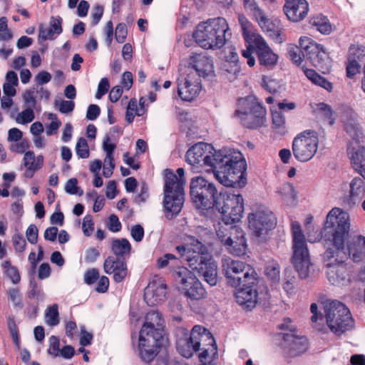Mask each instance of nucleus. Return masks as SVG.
Returning a JSON list of instances; mask_svg holds the SVG:
<instances>
[{"label":"nucleus","mask_w":365,"mask_h":365,"mask_svg":"<svg viewBox=\"0 0 365 365\" xmlns=\"http://www.w3.org/2000/svg\"><path fill=\"white\" fill-rule=\"evenodd\" d=\"M212 239L209 230L199 227L194 235H186L185 245L177 246L176 250L192 270L210 286H215L217 282V265L210 251Z\"/></svg>","instance_id":"obj_1"},{"label":"nucleus","mask_w":365,"mask_h":365,"mask_svg":"<svg viewBox=\"0 0 365 365\" xmlns=\"http://www.w3.org/2000/svg\"><path fill=\"white\" fill-rule=\"evenodd\" d=\"M212 170L220 184L238 188L247 184V163L240 151L227 148L218 150Z\"/></svg>","instance_id":"obj_2"},{"label":"nucleus","mask_w":365,"mask_h":365,"mask_svg":"<svg viewBox=\"0 0 365 365\" xmlns=\"http://www.w3.org/2000/svg\"><path fill=\"white\" fill-rule=\"evenodd\" d=\"M164 319L157 311L149 312L139 333L138 348L141 359L146 363L154 359L158 349L168 342Z\"/></svg>","instance_id":"obj_3"},{"label":"nucleus","mask_w":365,"mask_h":365,"mask_svg":"<svg viewBox=\"0 0 365 365\" xmlns=\"http://www.w3.org/2000/svg\"><path fill=\"white\" fill-rule=\"evenodd\" d=\"M229 26L225 19H210L197 26L193 34L196 43L205 49H219L226 42Z\"/></svg>","instance_id":"obj_4"},{"label":"nucleus","mask_w":365,"mask_h":365,"mask_svg":"<svg viewBox=\"0 0 365 365\" xmlns=\"http://www.w3.org/2000/svg\"><path fill=\"white\" fill-rule=\"evenodd\" d=\"M176 347L178 352L185 358H190L194 353L200 349L202 344L209 341L208 345L212 346V351L217 352V346L212 334L205 328L195 325L190 333L184 328H179L176 332Z\"/></svg>","instance_id":"obj_5"},{"label":"nucleus","mask_w":365,"mask_h":365,"mask_svg":"<svg viewBox=\"0 0 365 365\" xmlns=\"http://www.w3.org/2000/svg\"><path fill=\"white\" fill-rule=\"evenodd\" d=\"M177 174L178 175L171 171L166 174L163 204L168 212L166 217L168 219L178 215L184 202V169L178 168Z\"/></svg>","instance_id":"obj_6"},{"label":"nucleus","mask_w":365,"mask_h":365,"mask_svg":"<svg viewBox=\"0 0 365 365\" xmlns=\"http://www.w3.org/2000/svg\"><path fill=\"white\" fill-rule=\"evenodd\" d=\"M324 227L331 232V238L327 241L326 247L345 249L350 229L349 213L339 207L332 208L327 214Z\"/></svg>","instance_id":"obj_7"},{"label":"nucleus","mask_w":365,"mask_h":365,"mask_svg":"<svg viewBox=\"0 0 365 365\" xmlns=\"http://www.w3.org/2000/svg\"><path fill=\"white\" fill-rule=\"evenodd\" d=\"M347 257L345 249L327 248L324 262L329 282L336 286H346L351 282L350 274L344 260Z\"/></svg>","instance_id":"obj_8"},{"label":"nucleus","mask_w":365,"mask_h":365,"mask_svg":"<svg viewBox=\"0 0 365 365\" xmlns=\"http://www.w3.org/2000/svg\"><path fill=\"white\" fill-rule=\"evenodd\" d=\"M292 263L302 279H307L310 272V257L304 235L298 222H292Z\"/></svg>","instance_id":"obj_9"},{"label":"nucleus","mask_w":365,"mask_h":365,"mask_svg":"<svg viewBox=\"0 0 365 365\" xmlns=\"http://www.w3.org/2000/svg\"><path fill=\"white\" fill-rule=\"evenodd\" d=\"M326 323L330 331L341 335L354 327V320L349 309L338 301L327 302L324 304Z\"/></svg>","instance_id":"obj_10"},{"label":"nucleus","mask_w":365,"mask_h":365,"mask_svg":"<svg viewBox=\"0 0 365 365\" xmlns=\"http://www.w3.org/2000/svg\"><path fill=\"white\" fill-rule=\"evenodd\" d=\"M213 207L222 214V221L226 225H230L239 222L242 218L244 212V200L239 193L221 190Z\"/></svg>","instance_id":"obj_11"},{"label":"nucleus","mask_w":365,"mask_h":365,"mask_svg":"<svg viewBox=\"0 0 365 365\" xmlns=\"http://www.w3.org/2000/svg\"><path fill=\"white\" fill-rule=\"evenodd\" d=\"M235 224L226 225L221 217L215 230L217 237L229 252L240 256L245 252L247 245L243 230Z\"/></svg>","instance_id":"obj_12"},{"label":"nucleus","mask_w":365,"mask_h":365,"mask_svg":"<svg viewBox=\"0 0 365 365\" xmlns=\"http://www.w3.org/2000/svg\"><path fill=\"white\" fill-rule=\"evenodd\" d=\"M215 185L201 176H197L191 180L190 193L195 204L198 207L210 208L213 207L219 196Z\"/></svg>","instance_id":"obj_13"},{"label":"nucleus","mask_w":365,"mask_h":365,"mask_svg":"<svg viewBox=\"0 0 365 365\" xmlns=\"http://www.w3.org/2000/svg\"><path fill=\"white\" fill-rule=\"evenodd\" d=\"M319 146L317 133L310 130L298 134L292 141V153L299 162L305 163L312 160L316 155Z\"/></svg>","instance_id":"obj_14"},{"label":"nucleus","mask_w":365,"mask_h":365,"mask_svg":"<svg viewBox=\"0 0 365 365\" xmlns=\"http://www.w3.org/2000/svg\"><path fill=\"white\" fill-rule=\"evenodd\" d=\"M176 281L182 285L185 295L190 300L206 297L207 292L198 278L187 268L181 267L173 272Z\"/></svg>","instance_id":"obj_15"},{"label":"nucleus","mask_w":365,"mask_h":365,"mask_svg":"<svg viewBox=\"0 0 365 365\" xmlns=\"http://www.w3.org/2000/svg\"><path fill=\"white\" fill-rule=\"evenodd\" d=\"M277 225V218L274 213L264 205H256L252 212V236L259 242L266 240L268 232Z\"/></svg>","instance_id":"obj_16"},{"label":"nucleus","mask_w":365,"mask_h":365,"mask_svg":"<svg viewBox=\"0 0 365 365\" xmlns=\"http://www.w3.org/2000/svg\"><path fill=\"white\" fill-rule=\"evenodd\" d=\"M217 150L211 144L198 143L192 145L186 153V162L192 165H205L212 169Z\"/></svg>","instance_id":"obj_17"},{"label":"nucleus","mask_w":365,"mask_h":365,"mask_svg":"<svg viewBox=\"0 0 365 365\" xmlns=\"http://www.w3.org/2000/svg\"><path fill=\"white\" fill-rule=\"evenodd\" d=\"M252 52L256 53L259 64L268 69L273 68L277 63L278 55L273 52L265 40L259 34L253 32Z\"/></svg>","instance_id":"obj_18"},{"label":"nucleus","mask_w":365,"mask_h":365,"mask_svg":"<svg viewBox=\"0 0 365 365\" xmlns=\"http://www.w3.org/2000/svg\"><path fill=\"white\" fill-rule=\"evenodd\" d=\"M222 272L232 287H237L243 280L244 273L250 272V269L245 263L234 260L230 257H223L222 259Z\"/></svg>","instance_id":"obj_19"},{"label":"nucleus","mask_w":365,"mask_h":365,"mask_svg":"<svg viewBox=\"0 0 365 365\" xmlns=\"http://www.w3.org/2000/svg\"><path fill=\"white\" fill-rule=\"evenodd\" d=\"M299 46L314 66L323 68L325 61L328 58L327 52L322 45L315 43L309 37L302 36L299 38Z\"/></svg>","instance_id":"obj_20"},{"label":"nucleus","mask_w":365,"mask_h":365,"mask_svg":"<svg viewBox=\"0 0 365 365\" xmlns=\"http://www.w3.org/2000/svg\"><path fill=\"white\" fill-rule=\"evenodd\" d=\"M252 17L262 31L267 33L274 41L278 43L283 41L281 29L276 26L267 14L255 4H252Z\"/></svg>","instance_id":"obj_21"},{"label":"nucleus","mask_w":365,"mask_h":365,"mask_svg":"<svg viewBox=\"0 0 365 365\" xmlns=\"http://www.w3.org/2000/svg\"><path fill=\"white\" fill-rule=\"evenodd\" d=\"M201 90L198 78H195L194 71H191L187 76L181 75L178 79V93L183 101H190L193 100Z\"/></svg>","instance_id":"obj_22"},{"label":"nucleus","mask_w":365,"mask_h":365,"mask_svg":"<svg viewBox=\"0 0 365 365\" xmlns=\"http://www.w3.org/2000/svg\"><path fill=\"white\" fill-rule=\"evenodd\" d=\"M347 153L354 170L365 179V146L352 140L348 145Z\"/></svg>","instance_id":"obj_23"},{"label":"nucleus","mask_w":365,"mask_h":365,"mask_svg":"<svg viewBox=\"0 0 365 365\" xmlns=\"http://www.w3.org/2000/svg\"><path fill=\"white\" fill-rule=\"evenodd\" d=\"M309 10L307 0H285L283 11L287 18L294 22L302 21Z\"/></svg>","instance_id":"obj_24"},{"label":"nucleus","mask_w":365,"mask_h":365,"mask_svg":"<svg viewBox=\"0 0 365 365\" xmlns=\"http://www.w3.org/2000/svg\"><path fill=\"white\" fill-rule=\"evenodd\" d=\"M103 269L106 274H113V279L115 282H121L128 274L127 265L124 258L108 257L103 264Z\"/></svg>","instance_id":"obj_25"},{"label":"nucleus","mask_w":365,"mask_h":365,"mask_svg":"<svg viewBox=\"0 0 365 365\" xmlns=\"http://www.w3.org/2000/svg\"><path fill=\"white\" fill-rule=\"evenodd\" d=\"M284 349L289 356H297L306 352L308 349V341L305 337L287 334L284 336Z\"/></svg>","instance_id":"obj_26"},{"label":"nucleus","mask_w":365,"mask_h":365,"mask_svg":"<svg viewBox=\"0 0 365 365\" xmlns=\"http://www.w3.org/2000/svg\"><path fill=\"white\" fill-rule=\"evenodd\" d=\"M167 286L162 282H150L145 289L144 299L148 305L153 307L165 299Z\"/></svg>","instance_id":"obj_27"},{"label":"nucleus","mask_w":365,"mask_h":365,"mask_svg":"<svg viewBox=\"0 0 365 365\" xmlns=\"http://www.w3.org/2000/svg\"><path fill=\"white\" fill-rule=\"evenodd\" d=\"M235 297L237 302L243 309L250 311L251 304V276L248 271L244 273L243 280L236 287Z\"/></svg>","instance_id":"obj_28"},{"label":"nucleus","mask_w":365,"mask_h":365,"mask_svg":"<svg viewBox=\"0 0 365 365\" xmlns=\"http://www.w3.org/2000/svg\"><path fill=\"white\" fill-rule=\"evenodd\" d=\"M252 273V302L255 304L266 306L270 299V295L264 280L255 277Z\"/></svg>","instance_id":"obj_29"},{"label":"nucleus","mask_w":365,"mask_h":365,"mask_svg":"<svg viewBox=\"0 0 365 365\" xmlns=\"http://www.w3.org/2000/svg\"><path fill=\"white\" fill-rule=\"evenodd\" d=\"M235 118L245 128H251V101L249 96L238 100Z\"/></svg>","instance_id":"obj_30"},{"label":"nucleus","mask_w":365,"mask_h":365,"mask_svg":"<svg viewBox=\"0 0 365 365\" xmlns=\"http://www.w3.org/2000/svg\"><path fill=\"white\" fill-rule=\"evenodd\" d=\"M195 73L199 76L206 77L213 73V62L208 56L199 53L192 56Z\"/></svg>","instance_id":"obj_31"},{"label":"nucleus","mask_w":365,"mask_h":365,"mask_svg":"<svg viewBox=\"0 0 365 365\" xmlns=\"http://www.w3.org/2000/svg\"><path fill=\"white\" fill-rule=\"evenodd\" d=\"M61 24L62 19L60 16H51L49 22L50 28H46L44 25L40 24L38 38L43 41L53 40L54 34L59 35L62 33Z\"/></svg>","instance_id":"obj_32"},{"label":"nucleus","mask_w":365,"mask_h":365,"mask_svg":"<svg viewBox=\"0 0 365 365\" xmlns=\"http://www.w3.org/2000/svg\"><path fill=\"white\" fill-rule=\"evenodd\" d=\"M238 21L246 43V49L242 51V54L247 59V63L251 67V36L250 34L251 24L244 14H239Z\"/></svg>","instance_id":"obj_33"},{"label":"nucleus","mask_w":365,"mask_h":365,"mask_svg":"<svg viewBox=\"0 0 365 365\" xmlns=\"http://www.w3.org/2000/svg\"><path fill=\"white\" fill-rule=\"evenodd\" d=\"M267 124V110L258 102L252 101V129H257Z\"/></svg>","instance_id":"obj_34"},{"label":"nucleus","mask_w":365,"mask_h":365,"mask_svg":"<svg viewBox=\"0 0 365 365\" xmlns=\"http://www.w3.org/2000/svg\"><path fill=\"white\" fill-rule=\"evenodd\" d=\"M303 71L307 78L311 81L314 84L319 86L327 91H331L333 85L331 82L327 81L325 78L318 74L314 70L302 68Z\"/></svg>","instance_id":"obj_35"},{"label":"nucleus","mask_w":365,"mask_h":365,"mask_svg":"<svg viewBox=\"0 0 365 365\" xmlns=\"http://www.w3.org/2000/svg\"><path fill=\"white\" fill-rule=\"evenodd\" d=\"M131 245L127 239H115L111 243V250L115 255V257L123 258V256L129 254Z\"/></svg>","instance_id":"obj_36"},{"label":"nucleus","mask_w":365,"mask_h":365,"mask_svg":"<svg viewBox=\"0 0 365 365\" xmlns=\"http://www.w3.org/2000/svg\"><path fill=\"white\" fill-rule=\"evenodd\" d=\"M264 274L273 283H277L280 279V268L278 262L269 259L264 264Z\"/></svg>","instance_id":"obj_37"},{"label":"nucleus","mask_w":365,"mask_h":365,"mask_svg":"<svg viewBox=\"0 0 365 365\" xmlns=\"http://www.w3.org/2000/svg\"><path fill=\"white\" fill-rule=\"evenodd\" d=\"M365 194V182L360 178H354L349 184V196L352 200L363 197Z\"/></svg>","instance_id":"obj_38"},{"label":"nucleus","mask_w":365,"mask_h":365,"mask_svg":"<svg viewBox=\"0 0 365 365\" xmlns=\"http://www.w3.org/2000/svg\"><path fill=\"white\" fill-rule=\"evenodd\" d=\"M310 23L322 34H328L331 31V25L329 19L322 14L314 16L311 19Z\"/></svg>","instance_id":"obj_39"},{"label":"nucleus","mask_w":365,"mask_h":365,"mask_svg":"<svg viewBox=\"0 0 365 365\" xmlns=\"http://www.w3.org/2000/svg\"><path fill=\"white\" fill-rule=\"evenodd\" d=\"M45 322L51 327H55L59 324V313L57 304H54L46 309Z\"/></svg>","instance_id":"obj_40"},{"label":"nucleus","mask_w":365,"mask_h":365,"mask_svg":"<svg viewBox=\"0 0 365 365\" xmlns=\"http://www.w3.org/2000/svg\"><path fill=\"white\" fill-rule=\"evenodd\" d=\"M301 46L298 47L295 45H289L287 48L288 56L291 61L297 66L301 65L302 63L303 57L306 56L302 54Z\"/></svg>","instance_id":"obj_41"},{"label":"nucleus","mask_w":365,"mask_h":365,"mask_svg":"<svg viewBox=\"0 0 365 365\" xmlns=\"http://www.w3.org/2000/svg\"><path fill=\"white\" fill-rule=\"evenodd\" d=\"M315 110L323 115L327 120L330 125H332L334 122V118H333V110L331 107L324 103H319L316 105Z\"/></svg>","instance_id":"obj_42"},{"label":"nucleus","mask_w":365,"mask_h":365,"mask_svg":"<svg viewBox=\"0 0 365 365\" xmlns=\"http://www.w3.org/2000/svg\"><path fill=\"white\" fill-rule=\"evenodd\" d=\"M348 57L356 59V61H363L365 60V48L352 45L350 46L348 53Z\"/></svg>","instance_id":"obj_43"},{"label":"nucleus","mask_w":365,"mask_h":365,"mask_svg":"<svg viewBox=\"0 0 365 365\" xmlns=\"http://www.w3.org/2000/svg\"><path fill=\"white\" fill-rule=\"evenodd\" d=\"M76 152L77 155L81 158H88L89 157L88 145L86 140L80 138L76 145Z\"/></svg>","instance_id":"obj_44"},{"label":"nucleus","mask_w":365,"mask_h":365,"mask_svg":"<svg viewBox=\"0 0 365 365\" xmlns=\"http://www.w3.org/2000/svg\"><path fill=\"white\" fill-rule=\"evenodd\" d=\"M35 118L34 110L31 108H27L23 110L16 118V121L20 124L31 123Z\"/></svg>","instance_id":"obj_45"},{"label":"nucleus","mask_w":365,"mask_h":365,"mask_svg":"<svg viewBox=\"0 0 365 365\" xmlns=\"http://www.w3.org/2000/svg\"><path fill=\"white\" fill-rule=\"evenodd\" d=\"M285 282L283 284L284 290L288 294H293L295 289V277L292 275L291 270L285 271Z\"/></svg>","instance_id":"obj_46"},{"label":"nucleus","mask_w":365,"mask_h":365,"mask_svg":"<svg viewBox=\"0 0 365 365\" xmlns=\"http://www.w3.org/2000/svg\"><path fill=\"white\" fill-rule=\"evenodd\" d=\"M285 118L281 111H272V125L276 129H282L284 131Z\"/></svg>","instance_id":"obj_47"},{"label":"nucleus","mask_w":365,"mask_h":365,"mask_svg":"<svg viewBox=\"0 0 365 365\" xmlns=\"http://www.w3.org/2000/svg\"><path fill=\"white\" fill-rule=\"evenodd\" d=\"M78 180L76 178H71L69 179L65 185V190L67 193L71 195H76L78 194V195H82L83 192L82 190H80V188L77 185Z\"/></svg>","instance_id":"obj_48"},{"label":"nucleus","mask_w":365,"mask_h":365,"mask_svg":"<svg viewBox=\"0 0 365 365\" xmlns=\"http://www.w3.org/2000/svg\"><path fill=\"white\" fill-rule=\"evenodd\" d=\"M346 64V76L349 78H352L359 71L360 66L356 61V59L347 58Z\"/></svg>","instance_id":"obj_49"},{"label":"nucleus","mask_w":365,"mask_h":365,"mask_svg":"<svg viewBox=\"0 0 365 365\" xmlns=\"http://www.w3.org/2000/svg\"><path fill=\"white\" fill-rule=\"evenodd\" d=\"M282 200H286L292 199L294 197V191L293 187L289 184H284L281 185L277 190Z\"/></svg>","instance_id":"obj_50"},{"label":"nucleus","mask_w":365,"mask_h":365,"mask_svg":"<svg viewBox=\"0 0 365 365\" xmlns=\"http://www.w3.org/2000/svg\"><path fill=\"white\" fill-rule=\"evenodd\" d=\"M12 242L16 252H23L25 250L26 242L22 235H14L12 237Z\"/></svg>","instance_id":"obj_51"},{"label":"nucleus","mask_w":365,"mask_h":365,"mask_svg":"<svg viewBox=\"0 0 365 365\" xmlns=\"http://www.w3.org/2000/svg\"><path fill=\"white\" fill-rule=\"evenodd\" d=\"M94 223L93 222L92 216L90 215H86L83 220L82 224L83 234L86 236L89 237L92 235Z\"/></svg>","instance_id":"obj_52"},{"label":"nucleus","mask_w":365,"mask_h":365,"mask_svg":"<svg viewBox=\"0 0 365 365\" xmlns=\"http://www.w3.org/2000/svg\"><path fill=\"white\" fill-rule=\"evenodd\" d=\"M9 299L13 303L14 307L17 309H22L24 307V304L21 300V295L19 292L16 289H11L9 291Z\"/></svg>","instance_id":"obj_53"},{"label":"nucleus","mask_w":365,"mask_h":365,"mask_svg":"<svg viewBox=\"0 0 365 365\" xmlns=\"http://www.w3.org/2000/svg\"><path fill=\"white\" fill-rule=\"evenodd\" d=\"M38 231L37 227L34 224L30 225L26 231V237L27 240L31 244H36L38 242Z\"/></svg>","instance_id":"obj_54"},{"label":"nucleus","mask_w":365,"mask_h":365,"mask_svg":"<svg viewBox=\"0 0 365 365\" xmlns=\"http://www.w3.org/2000/svg\"><path fill=\"white\" fill-rule=\"evenodd\" d=\"M8 329L11 334V336L12 337L14 342L15 343L16 346L19 348L20 341H19V338L18 328H17V326H16L14 320H13L11 318H9L8 320Z\"/></svg>","instance_id":"obj_55"},{"label":"nucleus","mask_w":365,"mask_h":365,"mask_svg":"<svg viewBox=\"0 0 365 365\" xmlns=\"http://www.w3.org/2000/svg\"><path fill=\"white\" fill-rule=\"evenodd\" d=\"M260 86L270 93L276 91L277 83L274 79L267 76H262Z\"/></svg>","instance_id":"obj_56"},{"label":"nucleus","mask_w":365,"mask_h":365,"mask_svg":"<svg viewBox=\"0 0 365 365\" xmlns=\"http://www.w3.org/2000/svg\"><path fill=\"white\" fill-rule=\"evenodd\" d=\"M103 148L106 153L105 162H107V160L110 161L111 155L113 153V151L115 148V145L114 143H110V138L108 135H106L103 139Z\"/></svg>","instance_id":"obj_57"},{"label":"nucleus","mask_w":365,"mask_h":365,"mask_svg":"<svg viewBox=\"0 0 365 365\" xmlns=\"http://www.w3.org/2000/svg\"><path fill=\"white\" fill-rule=\"evenodd\" d=\"M34 94L35 91L34 88L26 91L23 96L24 103L27 105L28 108H31L33 110L36 104V97Z\"/></svg>","instance_id":"obj_58"},{"label":"nucleus","mask_w":365,"mask_h":365,"mask_svg":"<svg viewBox=\"0 0 365 365\" xmlns=\"http://www.w3.org/2000/svg\"><path fill=\"white\" fill-rule=\"evenodd\" d=\"M135 110H137V102L135 100H130L125 113V120L128 123H131L133 121L135 114Z\"/></svg>","instance_id":"obj_59"},{"label":"nucleus","mask_w":365,"mask_h":365,"mask_svg":"<svg viewBox=\"0 0 365 365\" xmlns=\"http://www.w3.org/2000/svg\"><path fill=\"white\" fill-rule=\"evenodd\" d=\"M127 35V28L125 24H118L115 28V39L116 41L122 43L125 41Z\"/></svg>","instance_id":"obj_60"},{"label":"nucleus","mask_w":365,"mask_h":365,"mask_svg":"<svg viewBox=\"0 0 365 365\" xmlns=\"http://www.w3.org/2000/svg\"><path fill=\"white\" fill-rule=\"evenodd\" d=\"M108 228L110 231L117 232L121 229V223L117 215L112 214L108 218Z\"/></svg>","instance_id":"obj_61"},{"label":"nucleus","mask_w":365,"mask_h":365,"mask_svg":"<svg viewBox=\"0 0 365 365\" xmlns=\"http://www.w3.org/2000/svg\"><path fill=\"white\" fill-rule=\"evenodd\" d=\"M103 14V7L101 5H95L91 12L92 24L96 26L98 24Z\"/></svg>","instance_id":"obj_62"},{"label":"nucleus","mask_w":365,"mask_h":365,"mask_svg":"<svg viewBox=\"0 0 365 365\" xmlns=\"http://www.w3.org/2000/svg\"><path fill=\"white\" fill-rule=\"evenodd\" d=\"M130 235L135 241L140 242L144 237V229L140 225H135L131 227Z\"/></svg>","instance_id":"obj_63"},{"label":"nucleus","mask_w":365,"mask_h":365,"mask_svg":"<svg viewBox=\"0 0 365 365\" xmlns=\"http://www.w3.org/2000/svg\"><path fill=\"white\" fill-rule=\"evenodd\" d=\"M109 86H110L108 79L106 78H102L98 84L96 98L98 99L101 98V97L108 92Z\"/></svg>","instance_id":"obj_64"}]
</instances>
